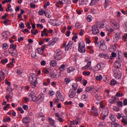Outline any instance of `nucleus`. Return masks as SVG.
<instances>
[{"label": "nucleus", "mask_w": 127, "mask_h": 127, "mask_svg": "<svg viewBox=\"0 0 127 127\" xmlns=\"http://www.w3.org/2000/svg\"><path fill=\"white\" fill-rule=\"evenodd\" d=\"M29 82H30V86L33 89H35L36 85L38 84L37 81V75L35 73H31L29 76Z\"/></svg>", "instance_id": "nucleus-1"}, {"label": "nucleus", "mask_w": 127, "mask_h": 127, "mask_svg": "<svg viewBox=\"0 0 127 127\" xmlns=\"http://www.w3.org/2000/svg\"><path fill=\"white\" fill-rule=\"evenodd\" d=\"M85 44H84V42H82L81 43H79L78 44V51L79 52H80V53H84V52H85L86 49H85Z\"/></svg>", "instance_id": "nucleus-2"}, {"label": "nucleus", "mask_w": 127, "mask_h": 127, "mask_svg": "<svg viewBox=\"0 0 127 127\" xmlns=\"http://www.w3.org/2000/svg\"><path fill=\"white\" fill-rule=\"evenodd\" d=\"M61 54H62V52L60 51V50H57L56 55L54 56V58L55 60H57L59 61V60H61V58L62 56H61Z\"/></svg>", "instance_id": "nucleus-3"}, {"label": "nucleus", "mask_w": 127, "mask_h": 127, "mask_svg": "<svg viewBox=\"0 0 127 127\" xmlns=\"http://www.w3.org/2000/svg\"><path fill=\"white\" fill-rule=\"evenodd\" d=\"M37 101H35L36 103L37 104H40L41 103L43 100H44V94L43 93L40 94L37 97H36Z\"/></svg>", "instance_id": "nucleus-4"}, {"label": "nucleus", "mask_w": 127, "mask_h": 127, "mask_svg": "<svg viewBox=\"0 0 127 127\" xmlns=\"http://www.w3.org/2000/svg\"><path fill=\"white\" fill-rule=\"evenodd\" d=\"M92 34H94V35H97L100 33V31L99 30L98 27H97V26L95 25L92 26Z\"/></svg>", "instance_id": "nucleus-5"}, {"label": "nucleus", "mask_w": 127, "mask_h": 127, "mask_svg": "<svg viewBox=\"0 0 127 127\" xmlns=\"http://www.w3.org/2000/svg\"><path fill=\"white\" fill-rule=\"evenodd\" d=\"M111 26L113 27L115 29H119L120 28V25L116 22L115 20H112L110 22Z\"/></svg>", "instance_id": "nucleus-6"}, {"label": "nucleus", "mask_w": 127, "mask_h": 127, "mask_svg": "<svg viewBox=\"0 0 127 127\" xmlns=\"http://www.w3.org/2000/svg\"><path fill=\"white\" fill-rule=\"evenodd\" d=\"M91 114L94 117H98V116H99L98 109H97L95 106L92 107L91 109Z\"/></svg>", "instance_id": "nucleus-7"}, {"label": "nucleus", "mask_w": 127, "mask_h": 127, "mask_svg": "<svg viewBox=\"0 0 127 127\" xmlns=\"http://www.w3.org/2000/svg\"><path fill=\"white\" fill-rule=\"evenodd\" d=\"M104 68V64L100 63L97 64L95 67V71H99V70H102Z\"/></svg>", "instance_id": "nucleus-8"}, {"label": "nucleus", "mask_w": 127, "mask_h": 127, "mask_svg": "<svg viewBox=\"0 0 127 127\" xmlns=\"http://www.w3.org/2000/svg\"><path fill=\"white\" fill-rule=\"evenodd\" d=\"M56 97L58 100L61 101V102H63L64 101V98H63V95L60 93L59 91L57 92Z\"/></svg>", "instance_id": "nucleus-9"}, {"label": "nucleus", "mask_w": 127, "mask_h": 127, "mask_svg": "<svg viewBox=\"0 0 127 127\" xmlns=\"http://www.w3.org/2000/svg\"><path fill=\"white\" fill-rule=\"evenodd\" d=\"M30 121H31V119L29 117H24L22 119V122L23 124H28V123H30Z\"/></svg>", "instance_id": "nucleus-10"}, {"label": "nucleus", "mask_w": 127, "mask_h": 127, "mask_svg": "<svg viewBox=\"0 0 127 127\" xmlns=\"http://www.w3.org/2000/svg\"><path fill=\"white\" fill-rule=\"evenodd\" d=\"M98 47H99L102 51H105V50L107 49V46L105 44L104 42L102 44H101L100 46H98Z\"/></svg>", "instance_id": "nucleus-11"}, {"label": "nucleus", "mask_w": 127, "mask_h": 127, "mask_svg": "<svg viewBox=\"0 0 127 127\" xmlns=\"http://www.w3.org/2000/svg\"><path fill=\"white\" fill-rule=\"evenodd\" d=\"M29 96L31 97V98L32 99V101L34 102H35V101H37L36 100V95H35V93L33 92H32L30 93Z\"/></svg>", "instance_id": "nucleus-12"}, {"label": "nucleus", "mask_w": 127, "mask_h": 127, "mask_svg": "<svg viewBox=\"0 0 127 127\" xmlns=\"http://www.w3.org/2000/svg\"><path fill=\"white\" fill-rule=\"evenodd\" d=\"M102 114L104 116H108L109 115V109L107 108H103L102 110Z\"/></svg>", "instance_id": "nucleus-13"}, {"label": "nucleus", "mask_w": 127, "mask_h": 127, "mask_svg": "<svg viewBox=\"0 0 127 127\" xmlns=\"http://www.w3.org/2000/svg\"><path fill=\"white\" fill-rule=\"evenodd\" d=\"M92 64V62L88 61L87 63V64L83 67H82L83 70L88 69V68L91 67V65Z\"/></svg>", "instance_id": "nucleus-14"}, {"label": "nucleus", "mask_w": 127, "mask_h": 127, "mask_svg": "<svg viewBox=\"0 0 127 127\" xmlns=\"http://www.w3.org/2000/svg\"><path fill=\"white\" fill-rule=\"evenodd\" d=\"M111 127H123V126L120 124H118L116 122H112Z\"/></svg>", "instance_id": "nucleus-15"}, {"label": "nucleus", "mask_w": 127, "mask_h": 127, "mask_svg": "<svg viewBox=\"0 0 127 127\" xmlns=\"http://www.w3.org/2000/svg\"><path fill=\"white\" fill-rule=\"evenodd\" d=\"M121 122L122 124L124 125V126H127V118L125 116L121 120Z\"/></svg>", "instance_id": "nucleus-16"}, {"label": "nucleus", "mask_w": 127, "mask_h": 127, "mask_svg": "<svg viewBox=\"0 0 127 127\" xmlns=\"http://www.w3.org/2000/svg\"><path fill=\"white\" fill-rule=\"evenodd\" d=\"M13 49V50H15L16 49V45H14L13 44H11L10 45V48H9V53L10 54H11V52H10V50Z\"/></svg>", "instance_id": "nucleus-17"}, {"label": "nucleus", "mask_w": 127, "mask_h": 127, "mask_svg": "<svg viewBox=\"0 0 127 127\" xmlns=\"http://www.w3.org/2000/svg\"><path fill=\"white\" fill-rule=\"evenodd\" d=\"M122 67V64H121V63L119 62H115V68H117V69H120Z\"/></svg>", "instance_id": "nucleus-18"}, {"label": "nucleus", "mask_w": 127, "mask_h": 127, "mask_svg": "<svg viewBox=\"0 0 127 127\" xmlns=\"http://www.w3.org/2000/svg\"><path fill=\"white\" fill-rule=\"evenodd\" d=\"M109 118H110V120H111V121H112V123H115L116 120L115 116L113 115V114H110Z\"/></svg>", "instance_id": "nucleus-19"}, {"label": "nucleus", "mask_w": 127, "mask_h": 127, "mask_svg": "<svg viewBox=\"0 0 127 127\" xmlns=\"http://www.w3.org/2000/svg\"><path fill=\"white\" fill-rule=\"evenodd\" d=\"M99 2V0H92L90 4V5L93 6V5H95L96 4L98 3Z\"/></svg>", "instance_id": "nucleus-20"}, {"label": "nucleus", "mask_w": 127, "mask_h": 127, "mask_svg": "<svg viewBox=\"0 0 127 127\" xmlns=\"http://www.w3.org/2000/svg\"><path fill=\"white\" fill-rule=\"evenodd\" d=\"M49 75H50L52 78H57V74H54V71L51 72V71L49 72Z\"/></svg>", "instance_id": "nucleus-21"}, {"label": "nucleus", "mask_w": 127, "mask_h": 127, "mask_svg": "<svg viewBox=\"0 0 127 127\" xmlns=\"http://www.w3.org/2000/svg\"><path fill=\"white\" fill-rule=\"evenodd\" d=\"M75 90H72L71 91V92L69 94V97L70 98H74L75 97Z\"/></svg>", "instance_id": "nucleus-22"}, {"label": "nucleus", "mask_w": 127, "mask_h": 127, "mask_svg": "<svg viewBox=\"0 0 127 127\" xmlns=\"http://www.w3.org/2000/svg\"><path fill=\"white\" fill-rule=\"evenodd\" d=\"M106 29L107 30V31H109V32H113L114 31V29H113V28H112L109 26H106Z\"/></svg>", "instance_id": "nucleus-23"}, {"label": "nucleus", "mask_w": 127, "mask_h": 127, "mask_svg": "<svg viewBox=\"0 0 127 127\" xmlns=\"http://www.w3.org/2000/svg\"><path fill=\"white\" fill-rule=\"evenodd\" d=\"M125 116H124V114H120V113H118L117 115V119H118V120H120V119L121 118H122V119H124V118H125Z\"/></svg>", "instance_id": "nucleus-24"}, {"label": "nucleus", "mask_w": 127, "mask_h": 127, "mask_svg": "<svg viewBox=\"0 0 127 127\" xmlns=\"http://www.w3.org/2000/svg\"><path fill=\"white\" fill-rule=\"evenodd\" d=\"M92 90H94V86H89L86 88L85 91L86 92H90L92 91Z\"/></svg>", "instance_id": "nucleus-25"}, {"label": "nucleus", "mask_w": 127, "mask_h": 127, "mask_svg": "<svg viewBox=\"0 0 127 127\" xmlns=\"http://www.w3.org/2000/svg\"><path fill=\"white\" fill-rule=\"evenodd\" d=\"M57 64L56 63V62L55 61H52L50 63V65H51V66H52V67H55Z\"/></svg>", "instance_id": "nucleus-26"}, {"label": "nucleus", "mask_w": 127, "mask_h": 127, "mask_svg": "<svg viewBox=\"0 0 127 127\" xmlns=\"http://www.w3.org/2000/svg\"><path fill=\"white\" fill-rule=\"evenodd\" d=\"M0 74L1 76H2L3 80H4V78H5V73H4V72H3V70H1L0 71Z\"/></svg>", "instance_id": "nucleus-27"}, {"label": "nucleus", "mask_w": 127, "mask_h": 127, "mask_svg": "<svg viewBox=\"0 0 127 127\" xmlns=\"http://www.w3.org/2000/svg\"><path fill=\"white\" fill-rule=\"evenodd\" d=\"M2 47L3 49H7L8 48V44H7L6 43L3 44L2 45Z\"/></svg>", "instance_id": "nucleus-28"}, {"label": "nucleus", "mask_w": 127, "mask_h": 127, "mask_svg": "<svg viewBox=\"0 0 127 127\" xmlns=\"http://www.w3.org/2000/svg\"><path fill=\"white\" fill-rule=\"evenodd\" d=\"M116 40L117 41H119L121 39H122V37H121V34H116Z\"/></svg>", "instance_id": "nucleus-29"}, {"label": "nucleus", "mask_w": 127, "mask_h": 127, "mask_svg": "<svg viewBox=\"0 0 127 127\" xmlns=\"http://www.w3.org/2000/svg\"><path fill=\"white\" fill-rule=\"evenodd\" d=\"M34 29H32L31 30V33H32V34L33 35H36V34H37V33H38V30H35L34 31Z\"/></svg>", "instance_id": "nucleus-30"}, {"label": "nucleus", "mask_w": 127, "mask_h": 127, "mask_svg": "<svg viewBox=\"0 0 127 127\" xmlns=\"http://www.w3.org/2000/svg\"><path fill=\"white\" fill-rule=\"evenodd\" d=\"M37 51L38 52L39 54H40V55H42V54H43V52H44V50L41 49V48H38L37 49Z\"/></svg>", "instance_id": "nucleus-31"}, {"label": "nucleus", "mask_w": 127, "mask_h": 127, "mask_svg": "<svg viewBox=\"0 0 127 127\" xmlns=\"http://www.w3.org/2000/svg\"><path fill=\"white\" fill-rule=\"evenodd\" d=\"M2 35L5 39H7V38H8V35H7V34L5 32H3Z\"/></svg>", "instance_id": "nucleus-32"}, {"label": "nucleus", "mask_w": 127, "mask_h": 127, "mask_svg": "<svg viewBox=\"0 0 127 127\" xmlns=\"http://www.w3.org/2000/svg\"><path fill=\"white\" fill-rule=\"evenodd\" d=\"M117 50V47L116 46H113L110 48V51H112L113 52L116 51Z\"/></svg>", "instance_id": "nucleus-33"}, {"label": "nucleus", "mask_w": 127, "mask_h": 127, "mask_svg": "<svg viewBox=\"0 0 127 127\" xmlns=\"http://www.w3.org/2000/svg\"><path fill=\"white\" fill-rule=\"evenodd\" d=\"M66 67V65L65 64H62L60 67L59 68L60 71H64V70H65V67Z\"/></svg>", "instance_id": "nucleus-34"}, {"label": "nucleus", "mask_w": 127, "mask_h": 127, "mask_svg": "<svg viewBox=\"0 0 127 127\" xmlns=\"http://www.w3.org/2000/svg\"><path fill=\"white\" fill-rule=\"evenodd\" d=\"M49 121L51 126H54V120H52V118H49Z\"/></svg>", "instance_id": "nucleus-35"}, {"label": "nucleus", "mask_w": 127, "mask_h": 127, "mask_svg": "<svg viewBox=\"0 0 127 127\" xmlns=\"http://www.w3.org/2000/svg\"><path fill=\"white\" fill-rule=\"evenodd\" d=\"M72 87L74 89V91H76L78 88V84L77 83H74L73 85H72Z\"/></svg>", "instance_id": "nucleus-36"}, {"label": "nucleus", "mask_w": 127, "mask_h": 127, "mask_svg": "<svg viewBox=\"0 0 127 127\" xmlns=\"http://www.w3.org/2000/svg\"><path fill=\"white\" fill-rule=\"evenodd\" d=\"M110 84H111V85H112V86H115V85H116V84H117V81H116V80H115V79H112L111 80Z\"/></svg>", "instance_id": "nucleus-37"}, {"label": "nucleus", "mask_w": 127, "mask_h": 127, "mask_svg": "<svg viewBox=\"0 0 127 127\" xmlns=\"http://www.w3.org/2000/svg\"><path fill=\"white\" fill-rule=\"evenodd\" d=\"M64 82L65 84H69L71 82V80L69 78H66L64 79Z\"/></svg>", "instance_id": "nucleus-38"}, {"label": "nucleus", "mask_w": 127, "mask_h": 127, "mask_svg": "<svg viewBox=\"0 0 127 127\" xmlns=\"http://www.w3.org/2000/svg\"><path fill=\"white\" fill-rule=\"evenodd\" d=\"M49 12H50V11H49V12H47L46 13H45V16H46V17H48V18H50V17H51V15H50V13Z\"/></svg>", "instance_id": "nucleus-39"}, {"label": "nucleus", "mask_w": 127, "mask_h": 127, "mask_svg": "<svg viewBox=\"0 0 127 127\" xmlns=\"http://www.w3.org/2000/svg\"><path fill=\"white\" fill-rule=\"evenodd\" d=\"M8 61L7 60V59H4L1 61V63L2 64H5L7 63Z\"/></svg>", "instance_id": "nucleus-40"}, {"label": "nucleus", "mask_w": 127, "mask_h": 127, "mask_svg": "<svg viewBox=\"0 0 127 127\" xmlns=\"http://www.w3.org/2000/svg\"><path fill=\"white\" fill-rule=\"evenodd\" d=\"M11 53L12 56H13L14 57H16V56L18 55V53L17 52H12Z\"/></svg>", "instance_id": "nucleus-41"}, {"label": "nucleus", "mask_w": 127, "mask_h": 127, "mask_svg": "<svg viewBox=\"0 0 127 127\" xmlns=\"http://www.w3.org/2000/svg\"><path fill=\"white\" fill-rule=\"evenodd\" d=\"M3 123H6V122H10V118L7 117L6 119H3Z\"/></svg>", "instance_id": "nucleus-42"}, {"label": "nucleus", "mask_w": 127, "mask_h": 127, "mask_svg": "<svg viewBox=\"0 0 127 127\" xmlns=\"http://www.w3.org/2000/svg\"><path fill=\"white\" fill-rule=\"evenodd\" d=\"M88 3H85V0H80L79 4H85V5H87V4Z\"/></svg>", "instance_id": "nucleus-43"}, {"label": "nucleus", "mask_w": 127, "mask_h": 127, "mask_svg": "<svg viewBox=\"0 0 127 127\" xmlns=\"http://www.w3.org/2000/svg\"><path fill=\"white\" fill-rule=\"evenodd\" d=\"M38 14H39V15H42V14H45V11L43 10H40Z\"/></svg>", "instance_id": "nucleus-44"}, {"label": "nucleus", "mask_w": 127, "mask_h": 127, "mask_svg": "<svg viewBox=\"0 0 127 127\" xmlns=\"http://www.w3.org/2000/svg\"><path fill=\"white\" fill-rule=\"evenodd\" d=\"M99 127H108L107 125L104 123H101L99 124Z\"/></svg>", "instance_id": "nucleus-45"}, {"label": "nucleus", "mask_w": 127, "mask_h": 127, "mask_svg": "<svg viewBox=\"0 0 127 127\" xmlns=\"http://www.w3.org/2000/svg\"><path fill=\"white\" fill-rule=\"evenodd\" d=\"M49 5H50V2H49V1H47L44 4V8H46V7H47V6H49Z\"/></svg>", "instance_id": "nucleus-46"}, {"label": "nucleus", "mask_w": 127, "mask_h": 127, "mask_svg": "<svg viewBox=\"0 0 127 127\" xmlns=\"http://www.w3.org/2000/svg\"><path fill=\"white\" fill-rule=\"evenodd\" d=\"M47 29H44L43 31L41 32V36L43 37L44 36V33H46Z\"/></svg>", "instance_id": "nucleus-47"}, {"label": "nucleus", "mask_w": 127, "mask_h": 127, "mask_svg": "<svg viewBox=\"0 0 127 127\" xmlns=\"http://www.w3.org/2000/svg\"><path fill=\"white\" fill-rule=\"evenodd\" d=\"M96 79L97 80V81H101V80L103 79V77L102 75L97 76H96Z\"/></svg>", "instance_id": "nucleus-48"}, {"label": "nucleus", "mask_w": 127, "mask_h": 127, "mask_svg": "<svg viewBox=\"0 0 127 127\" xmlns=\"http://www.w3.org/2000/svg\"><path fill=\"white\" fill-rule=\"evenodd\" d=\"M109 0H105L104 8H107V6H108V5H109V4H108Z\"/></svg>", "instance_id": "nucleus-49"}, {"label": "nucleus", "mask_w": 127, "mask_h": 127, "mask_svg": "<svg viewBox=\"0 0 127 127\" xmlns=\"http://www.w3.org/2000/svg\"><path fill=\"white\" fill-rule=\"evenodd\" d=\"M19 25V28L21 29H23V28H24V24L22 22L20 23Z\"/></svg>", "instance_id": "nucleus-50"}, {"label": "nucleus", "mask_w": 127, "mask_h": 127, "mask_svg": "<svg viewBox=\"0 0 127 127\" xmlns=\"http://www.w3.org/2000/svg\"><path fill=\"white\" fill-rule=\"evenodd\" d=\"M22 108L24 109V110H25V111H27V110H28V106L27 105H23Z\"/></svg>", "instance_id": "nucleus-51"}, {"label": "nucleus", "mask_w": 127, "mask_h": 127, "mask_svg": "<svg viewBox=\"0 0 127 127\" xmlns=\"http://www.w3.org/2000/svg\"><path fill=\"white\" fill-rule=\"evenodd\" d=\"M55 42H56V41L55 40H54L52 41L49 42L50 45H54L55 44Z\"/></svg>", "instance_id": "nucleus-52"}, {"label": "nucleus", "mask_w": 127, "mask_h": 127, "mask_svg": "<svg viewBox=\"0 0 127 127\" xmlns=\"http://www.w3.org/2000/svg\"><path fill=\"white\" fill-rule=\"evenodd\" d=\"M38 118H42V122H44V121H45V117H44V116H43V115H39L38 116Z\"/></svg>", "instance_id": "nucleus-53"}, {"label": "nucleus", "mask_w": 127, "mask_h": 127, "mask_svg": "<svg viewBox=\"0 0 127 127\" xmlns=\"http://www.w3.org/2000/svg\"><path fill=\"white\" fill-rule=\"evenodd\" d=\"M67 45L68 46L69 48L72 47L73 46V42L72 41L69 42Z\"/></svg>", "instance_id": "nucleus-54"}, {"label": "nucleus", "mask_w": 127, "mask_h": 127, "mask_svg": "<svg viewBox=\"0 0 127 127\" xmlns=\"http://www.w3.org/2000/svg\"><path fill=\"white\" fill-rule=\"evenodd\" d=\"M81 99L83 101H86V99H87V96L85 94H83L81 97Z\"/></svg>", "instance_id": "nucleus-55"}, {"label": "nucleus", "mask_w": 127, "mask_h": 127, "mask_svg": "<svg viewBox=\"0 0 127 127\" xmlns=\"http://www.w3.org/2000/svg\"><path fill=\"white\" fill-rule=\"evenodd\" d=\"M113 110L115 112H119L120 111V109L116 106L113 107Z\"/></svg>", "instance_id": "nucleus-56"}, {"label": "nucleus", "mask_w": 127, "mask_h": 127, "mask_svg": "<svg viewBox=\"0 0 127 127\" xmlns=\"http://www.w3.org/2000/svg\"><path fill=\"white\" fill-rule=\"evenodd\" d=\"M41 65L42 66H45V65H46V62H45V61H42L41 62Z\"/></svg>", "instance_id": "nucleus-57"}, {"label": "nucleus", "mask_w": 127, "mask_h": 127, "mask_svg": "<svg viewBox=\"0 0 127 127\" xmlns=\"http://www.w3.org/2000/svg\"><path fill=\"white\" fill-rule=\"evenodd\" d=\"M117 106H118V107H122L123 106V102H121V101H119L117 103Z\"/></svg>", "instance_id": "nucleus-58"}, {"label": "nucleus", "mask_w": 127, "mask_h": 127, "mask_svg": "<svg viewBox=\"0 0 127 127\" xmlns=\"http://www.w3.org/2000/svg\"><path fill=\"white\" fill-rule=\"evenodd\" d=\"M124 94H121L120 92H117L116 94V97H123Z\"/></svg>", "instance_id": "nucleus-59"}, {"label": "nucleus", "mask_w": 127, "mask_h": 127, "mask_svg": "<svg viewBox=\"0 0 127 127\" xmlns=\"http://www.w3.org/2000/svg\"><path fill=\"white\" fill-rule=\"evenodd\" d=\"M87 21H88L89 22H91V21H92V19L91 18V16H88L87 17Z\"/></svg>", "instance_id": "nucleus-60"}, {"label": "nucleus", "mask_w": 127, "mask_h": 127, "mask_svg": "<svg viewBox=\"0 0 127 127\" xmlns=\"http://www.w3.org/2000/svg\"><path fill=\"white\" fill-rule=\"evenodd\" d=\"M72 67H69L67 69V72L68 73H70V72H72Z\"/></svg>", "instance_id": "nucleus-61"}, {"label": "nucleus", "mask_w": 127, "mask_h": 127, "mask_svg": "<svg viewBox=\"0 0 127 127\" xmlns=\"http://www.w3.org/2000/svg\"><path fill=\"white\" fill-rule=\"evenodd\" d=\"M90 73L89 71L86 72L83 71V75H87V76H89L90 75Z\"/></svg>", "instance_id": "nucleus-62"}, {"label": "nucleus", "mask_w": 127, "mask_h": 127, "mask_svg": "<svg viewBox=\"0 0 127 127\" xmlns=\"http://www.w3.org/2000/svg\"><path fill=\"white\" fill-rule=\"evenodd\" d=\"M31 57H32V58H35L36 57V52L32 53L31 55Z\"/></svg>", "instance_id": "nucleus-63"}, {"label": "nucleus", "mask_w": 127, "mask_h": 127, "mask_svg": "<svg viewBox=\"0 0 127 127\" xmlns=\"http://www.w3.org/2000/svg\"><path fill=\"white\" fill-rule=\"evenodd\" d=\"M123 104L124 106H127V99H125L123 101Z\"/></svg>", "instance_id": "nucleus-64"}]
</instances>
